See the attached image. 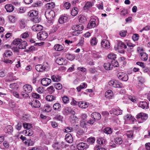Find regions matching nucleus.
Masks as SVG:
<instances>
[{
  "instance_id": "39448f33",
  "label": "nucleus",
  "mask_w": 150,
  "mask_h": 150,
  "mask_svg": "<svg viewBox=\"0 0 150 150\" xmlns=\"http://www.w3.org/2000/svg\"><path fill=\"white\" fill-rule=\"evenodd\" d=\"M109 85L115 88H122L124 87L122 84L118 81L113 80L110 81L108 83Z\"/></svg>"
},
{
  "instance_id": "f03ea898",
  "label": "nucleus",
  "mask_w": 150,
  "mask_h": 150,
  "mask_svg": "<svg viewBox=\"0 0 150 150\" xmlns=\"http://www.w3.org/2000/svg\"><path fill=\"white\" fill-rule=\"evenodd\" d=\"M24 92L21 93V95L24 97H27L29 96L28 93H30L32 91L33 88L31 86L30 84H26L23 86Z\"/></svg>"
},
{
  "instance_id": "dca6fc26",
  "label": "nucleus",
  "mask_w": 150,
  "mask_h": 150,
  "mask_svg": "<svg viewBox=\"0 0 150 150\" xmlns=\"http://www.w3.org/2000/svg\"><path fill=\"white\" fill-rule=\"evenodd\" d=\"M13 56L12 52L10 50H6L3 54L4 58H8L11 59Z\"/></svg>"
},
{
  "instance_id": "13d9d810",
  "label": "nucleus",
  "mask_w": 150,
  "mask_h": 150,
  "mask_svg": "<svg viewBox=\"0 0 150 150\" xmlns=\"http://www.w3.org/2000/svg\"><path fill=\"white\" fill-rule=\"evenodd\" d=\"M73 129L71 127H67L63 130V131L65 132H69L72 131Z\"/></svg>"
},
{
  "instance_id": "de8ad7c7",
  "label": "nucleus",
  "mask_w": 150,
  "mask_h": 150,
  "mask_svg": "<svg viewBox=\"0 0 150 150\" xmlns=\"http://www.w3.org/2000/svg\"><path fill=\"white\" fill-rule=\"evenodd\" d=\"M44 109L45 112H48L51 111V107L50 105L46 104L44 106Z\"/></svg>"
},
{
  "instance_id": "680f3d73",
  "label": "nucleus",
  "mask_w": 150,
  "mask_h": 150,
  "mask_svg": "<svg viewBox=\"0 0 150 150\" xmlns=\"http://www.w3.org/2000/svg\"><path fill=\"white\" fill-rule=\"evenodd\" d=\"M23 125L24 128L27 129H30L31 127V124L27 123H23Z\"/></svg>"
},
{
  "instance_id": "c756f323",
  "label": "nucleus",
  "mask_w": 150,
  "mask_h": 150,
  "mask_svg": "<svg viewBox=\"0 0 150 150\" xmlns=\"http://www.w3.org/2000/svg\"><path fill=\"white\" fill-rule=\"evenodd\" d=\"M54 48L55 50L57 51H61L64 49L63 46L59 44H57L54 45Z\"/></svg>"
},
{
  "instance_id": "6e6552de",
  "label": "nucleus",
  "mask_w": 150,
  "mask_h": 150,
  "mask_svg": "<svg viewBox=\"0 0 150 150\" xmlns=\"http://www.w3.org/2000/svg\"><path fill=\"white\" fill-rule=\"evenodd\" d=\"M45 16L47 19L52 20L55 16L54 12L53 10H47L45 12Z\"/></svg>"
},
{
  "instance_id": "473e14b6",
  "label": "nucleus",
  "mask_w": 150,
  "mask_h": 150,
  "mask_svg": "<svg viewBox=\"0 0 150 150\" xmlns=\"http://www.w3.org/2000/svg\"><path fill=\"white\" fill-rule=\"evenodd\" d=\"M87 86L86 83H82L79 86L77 87L76 89L77 91L79 92H80L82 89L85 88H86Z\"/></svg>"
},
{
  "instance_id": "4d7b16f0",
  "label": "nucleus",
  "mask_w": 150,
  "mask_h": 150,
  "mask_svg": "<svg viewBox=\"0 0 150 150\" xmlns=\"http://www.w3.org/2000/svg\"><path fill=\"white\" fill-rule=\"evenodd\" d=\"M126 134L128 137L131 138L133 137V132L132 131H127Z\"/></svg>"
},
{
  "instance_id": "2eb2a0df",
  "label": "nucleus",
  "mask_w": 150,
  "mask_h": 150,
  "mask_svg": "<svg viewBox=\"0 0 150 150\" xmlns=\"http://www.w3.org/2000/svg\"><path fill=\"white\" fill-rule=\"evenodd\" d=\"M51 82V79L47 78H43L41 81L42 84L44 86L49 85Z\"/></svg>"
},
{
  "instance_id": "8fccbe9b",
  "label": "nucleus",
  "mask_w": 150,
  "mask_h": 150,
  "mask_svg": "<svg viewBox=\"0 0 150 150\" xmlns=\"http://www.w3.org/2000/svg\"><path fill=\"white\" fill-rule=\"evenodd\" d=\"M103 131L105 133L107 134H111L112 132L111 128L109 127H107L103 129Z\"/></svg>"
},
{
  "instance_id": "a211bd4d",
  "label": "nucleus",
  "mask_w": 150,
  "mask_h": 150,
  "mask_svg": "<svg viewBox=\"0 0 150 150\" xmlns=\"http://www.w3.org/2000/svg\"><path fill=\"white\" fill-rule=\"evenodd\" d=\"M101 44L103 47L106 49H108L110 47L109 42L108 40H102Z\"/></svg>"
},
{
  "instance_id": "79ce46f5",
  "label": "nucleus",
  "mask_w": 150,
  "mask_h": 150,
  "mask_svg": "<svg viewBox=\"0 0 150 150\" xmlns=\"http://www.w3.org/2000/svg\"><path fill=\"white\" fill-rule=\"evenodd\" d=\"M54 4L53 2L47 3L46 5V7L49 9L54 8Z\"/></svg>"
},
{
  "instance_id": "bb28decb",
  "label": "nucleus",
  "mask_w": 150,
  "mask_h": 150,
  "mask_svg": "<svg viewBox=\"0 0 150 150\" xmlns=\"http://www.w3.org/2000/svg\"><path fill=\"white\" fill-rule=\"evenodd\" d=\"M105 97L108 99L112 98L113 96V93L112 91L109 90H108L105 93Z\"/></svg>"
},
{
  "instance_id": "f8f14e48",
  "label": "nucleus",
  "mask_w": 150,
  "mask_h": 150,
  "mask_svg": "<svg viewBox=\"0 0 150 150\" xmlns=\"http://www.w3.org/2000/svg\"><path fill=\"white\" fill-rule=\"evenodd\" d=\"M110 113L111 114L118 115L122 114V111L118 108H112L110 111Z\"/></svg>"
},
{
  "instance_id": "1a4fd4ad",
  "label": "nucleus",
  "mask_w": 150,
  "mask_h": 150,
  "mask_svg": "<svg viewBox=\"0 0 150 150\" xmlns=\"http://www.w3.org/2000/svg\"><path fill=\"white\" fill-rule=\"evenodd\" d=\"M117 76L119 79L123 81H127L128 79L127 75L124 72H119L117 74Z\"/></svg>"
},
{
  "instance_id": "338daca9",
  "label": "nucleus",
  "mask_w": 150,
  "mask_h": 150,
  "mask_svg": "<svg viewBox=\"0 0 150 150\" xmlns=\"http://www.w3.org/2000/svg\"><path fill=\"white\" fill-rule=\"evenodd\" d=\"M71 4L69 3L65 2L64 4V7L67 9H69L71 7Z\"/></svg>"
},
{
  "instance_id": "37998d69",
  "label": "nucleus",
  "mask_w": 150,
  "mask_h": 150,
  "mask_svg": "<svg viewBox=\"0 0 150 150\" xmlns=\"http://www.w3.org/2000/svg\"><path fill=\"white\" fill-rule=\"evenodd\" d=\"M78 8L76 7H74L72 9L71 15L73 16H75L78 14Z\"/></svg>"
},
{
  "instance_id": "ea45409f",
  "label": "nucleus",
  "mask_w": 150,
  "mask_h": 150,
  "mask_svg": "<svg viewBox=\"0 0 150 150\" xmlns=\"http://www.w3.org/2000/svg\"><path fill=\"white\" fill-rule=\"evenodd\" d=\"M98 42V40L95 37H93L91 38L90 41V43L92 46L96 45Z\"/></svg>"
},
{
  "instance_id": "6ab92c4d",
  "label": "nucleus",
  "mask_w": 150,
  "mask_h": 150,
  "mask_svg": "<svg viewBox=\"0 0 150 150\" xmlns=\"http://www.w3.org/2000/svg\"><path fill=\"white\" fill-rule=\"evenodd\" d=\"M91 117L95 120H99L101 118L100 114L99 113L96 112H93L92 113Z\"/></svg>"
},
{
  "instance_id": "cd10ccee",
  "label": "nucleus",
  "mask_w": 150,
  "mask_h": 150,
  "mask_svg": "<svg viewBox=\"0 0 150 150\" xmlns=\"http://www.w3.org/2000/svg\"><path fill=\"white\" fill-rule=\"evenodd\" d=\"M56 62L59 65L65 64L64 59L63 58H58L56 60Z\"/></svg>"
},
{
  "instance_id": "f704fd0d",
  "label": "nucleus",
  "mask_w": 150,
  "mask_h": 150,
  "mask_svg": "<svg viewBox=\"0 0 150 150\" xmlns=\"http://www.w3.org/2000/svg\"><path fill=\"white\" fill-rule=\"evenodd\" d=\"M56 97L52 95H47L46 97V100L49 101H52L56 99Z\"/></svg>"
},
{
  "instance_id": "c9c22d12",
  "label": "nucleus",
  "mask_w": 150,
  "mask_h": 150,
  "mask_svg": "<svg viewBox=\"0 0 150 150\" xmlns=\"http://www.w3.org/2000/svg\"><path fill=\"white\" fill-rule=\"evenodd\" d=\"M23 132L26 136H31L33 134V132L31 129H26Z\"/></svg>"
},
{
  "instance_id": "7c9ffc66",
  "label": "nucleus",
  "mask_w": 150,
  "mask_h": 150,
  "mask_svg": "<svg viewBox=\"0 0 150 150\" xmlns=\"http://www.w3.org/2000/svg\"><path fill=\"white\" fill-rule=\"evenodd\" d=\"M79 22L81 23H84L86 20V18L84 16L80 15L78 17Z\"/></svg>"
},
{
  "instance_id": "5701e85b",
  "label": "nucleus",
  "mask_w": 150,
  "mask_h": 150,
  "mask_svg": "<svg viewBox=\"0 0 150 150\" xmlns=\"http://www.w3.org/2000/svg\"><path fill=\"white\" fill-rule=\"evenodd\" d=\"M5 8L8 12H11L14 9V6L11 4H7L5 6Z\"/></svg>"
},
{
  "instance_id": "423d86ee",
  "label": "nucleus",
  "mask_w": 150,
  "mask_h": 150,
  "mask_svg": "<svg viewBox=\"0 0 150 150\" xmlns=\"http://www.w3.org/2000/svg\"><path fill=\"white\" fill-rule=\"evenodd\" d=\"M72 29L73 30L75 31L74 32V33L75 34V35L77 36L80 33V31L82 30L83 29V27H82L81 24L74 25L72 26Z\"/></svg>"
},
{
  "instance_id": "20e7f679",
  "label": "nucleus",
  "mask_w": 150,
  "mask_h": 150,
  "mask_svg": "<svg viewBox=\"0 0 150 150\" xmlns=\"http://www.w3.org/2000/svg\"><path fill=\"white\" fill-rule=\"evenodd\" d=\"M35 69L38 72L42 71H47L48 70L49 67L47 62L43 63V65H37L35 66Z\"/></svg>"
},
{
  "instance_id": "9d476101",
  "label": "nucleus",
  "mask_w": 150,
  "mask_h": 150,
  "mask_svg": "<svg viewBox=\"0 0 150 150\" xmlns=\"http://www.w3.org/2000/svg\"><path fill=\"white\" fill-rule=\"evenodd\" d=\"M37 36L39 40H44L47 38L48 34L45 32L42 31L38 33L37 34Z\"/></svg>"
},
{
  "instance_id": "b1692460",
  "label": "nucleus",
  "mask_w": 150,
  "mask_h": 150,
  "mask_svg": "<svg viewBox=\"0 0 150 150\" xmlns=\"http://www.w3.org/2000/svg\"><path fill=\"white\" fill-rule=\"evenodd\" d=\"M65 139L66 141L69 143H71L73 141V137L70 133H67L66 135Z\"/></svg>"
},
{
  "instance_id": "5fc2aeb1",
  "label": "nucleus",
  "mask_w": 150,
  "mask_h": 150,
  "mask_svg": "<svg viewBox=\"0 0 150 150\" xmlns=\"http://www.w3.org/2000/svg\"><path fill=\"white\" fill-rule=\"evenodd\" d=\"M54 87L57 90H60L62 88V85L59 83H56L54 84Z\"/></svg>"
},
{
  "instance_id": "a878e982",
  "label": "nucleus",
  "mask_w": 150,
  "mask_h": 150,
  "mask_svg": "<svg viewBox=\"0 0 150 150\" xmlns=\"http://www.w3.org/2000/svg\"><path fill=\"white\" fill-rule=\"evenodd\" d=\"M61 105L58 103H55L53 106V109L55 111H59L61 110Z\"/></svg>"
},
{
  "instance_id": "58836bf2",
  "label": "nucleus",
  "mask_w": 150,
  "mask_h": 150,
  "mask_svg": "<svg viewBox=\"0 0 150 150\" xmlns=\"http://www.w3.org/2000/svg\"><path fill=\"white\" fill-rule=\"evenodd\" d=\"M140 58L143 61H146L148 59V55L145 53H142L140 54Z\"/></svg>"
},
{
  "instance_id": "c03bdc74",
  "label": "nucleus",
  "mask_w": 150,
  "mask_h": 150,
  "mask_svg": "<svg viewBox=\"0 0 150 150\" xmlns=\"http://www.w3.org/2000/svg\"><path fill=\"white\" fill-rule=\"evenodd\" d=\"M118 47L126 49L127 47L126 45L121 41H119L118 43Z\"/></svg>"
},
{
  "instance_id": "f3484780",
  "label": "nucleus",
  "mask_w": 150,
  "mask_h": 150,
  "mask_svg": "<svg viewBox=\"0 0 150 150\" xmlns=\"http://www.w3.org/2000/svg\"><path fill=\"white\" fill-rule=\"evenodd\" d=\"M29 104L32 107L35 108H39L40 105L39 101L37 100H33L32 102L29 103Z\"/></svg>"
},
{
  "instance_id": "2f4dec72",
  "label": "nucleus",
  "mask_w": 150,
  "mask_h": 150,
  "mask_svg": "<svg viewBox=\"0 0 150 150\" xmlns=\"http://www.w3.org/2000/svg\"><path fill=\"white\" fill-rule=\"evenodd\" d=\"M51 78L54 81L58 82L61 80V77L59 75H53L51 76Z\"/></svg>"
},
{
  "instance_id": "ddd939ff",
  "label": "nucleus",
  "mask_w": 150,
  "mask_h": 150,
  "mask_svg": "<svg viewBox=\"0 0 150 150\" xmlns=\"http://www.w3.org/2000/svg\"><path fill=\"white\" fill-rule=\"evenodd\" d=\"M96 20L94 18H91L87 26V28L89 29H91L94 28L96 25Z\"/></svg>"
},
{
  "instance_id": "393cba45",
  "label": "nucleus",
  "mask_w": 150,
  "mask_h": 150,
  "mask_svg": "<svg viewBox=\"0 0 150 150\" xmlns=\"http://www.w3.org/2000/svg\"><path fill=\"white\" fill-rule=\"evenodd\" d=\"M78 105L79 107L81 108H86L88 107L89 104L86 102L80 101Z\"/></svg>"
},
{
  "instance_id": "603ef678",
  "label": "nucleus",
  "mask_w": 150,
  "mask_h": 150,
  "mask_svg": "<svg viewBox=\"0 0 150 150\" xmlns=\"http://www.w3.org/2000/svg\"><path fill=\"white\" fill-rule=\"evenodd\" d=\"M6 129L7 130V132L8 133H11L13 131V128L11 125L8 126L6 127Z\"/></svg>"
},
{
  "instance_id": "6e6d98bb",
  "label": "nucleus",
  "mask_w": 150,
  "mask_h": 150,
  "mask_svg": "<svg viewBox=\"0 0 150 150\" xmlns=\"http://www.w3.org/2000/svg\"><path fill=\"white\" fill-rule=\"evenodd\" d=\"M70 110L69 108H65L63 111V114L65 115H67L70 113Z\"/></svg>"
},
{
  "instance_id": "49530a36",
  "label": "nucleus",
  "mask_w": 150,
  "mask_h": 150,
  "mask_svg": "<svg viewBox=\"0 0 150 150\" xmlns=\"http://www.w3.org/2000/svg\"><path fill=\"white\" fill-rule=\"evenodd\" d=\"M95 140L94 138L93 137H91L87 139V142L89 144H92L95 142Z\"/></svg>"
},
{
  "instance_id": "7ed1b4c3",
  "label": "nucleus",
  "mask_w": 150,
  "mask_h": 150,
  "mask_svg": "<svg viewBox=\"0 0 150 150\" xmlns=\"http://www.w3.org/2000/svg\"><path fill=\"white\" fill-rule=\"evenodd\" d=\"M68 145L63 142H57L52 145V146L55 150H61L62 149L66 148Z\"/></svg>"
},
{
  "instance_id": "0e129e2a",
  "label": "nucleus",
  "mask_w": 150,
  "mask_h": 150,
  "mask_svg": "<svg viewBox=\"0 0 150 150\" xmlns=\"http://www.w3.org/2000/svg\"><path fill=\"white\" fill-rule=\"evenodd\" d=\"M8 18L10 22L13 23L15 21V19L14 16H8Z\"/></svg>"
},
{
  "instance_id": "052dcab7",
  "label": "nucleus",
  "mask_w": 150,
  "mask_h": 150,
  "mask_svg": "<svg viewBox=\"0 0 150 150\" xmlns=\"http://www.w3.org/2000/svg\"><path fill=\"white\" fill-rule=\"evenodd\" d=\"M127 32L125 30H122L120 31V35L122 37H125L126 36Z\"/></svg>"
},
{
  "instance_id": "864d4df0",
  "label": "nucleus",
  "mask_w": 150,
  "mask_h": 150,
  "mask_svg": "<svg viewBox=\"0 0 150 150\" xmlns=\"http://www.w3.org/2000/svg\"><path fill=\"white\" fill-rule=\"evenodd\" d=\"M19 23L21 28H23L25 27V23L24 20H21L19 21Z\"/></svg>"
},
{
  "instance_id": "69168bd1",
  "label": "nucleus",
  "mask_w": 150,
  "mask_h": 150,
  "mask_svg": "<svg viewBox=\"0 0 150 150\" xmlns=\"http://www.w3.org/2000/svg\"><path fill=\"white\" fill-rule=\"evenodd\" d=\"M47 89L49 93H53L54 91V89L52 86H51L48 87L47 88Z\"/></svg>"
},
{
  "instance_id": "4be33fe9",
  "label": "nucleus",
  "mask_w": 150,
  "mask_h": 150,
  "mask_svg": "<svg viewBox=\"0 0 150 150\" xmlns=\"http://www.w3.org/2000/svg\"><path fill=\"white\" fill-rule=\"evenodd\" d=\"M104 68L107 70H110L112 69V65H111L110 61H108V62L105 63L104 64Z\"/></svg>"
},
{
  "instance_id": "4c0bfd02",
  "label": "nucleus",
  "mask_w": 150,
  "mask_h": 150,
  "mask_svg": "<svg viewBox=\"0 0 150 150\" xmlns=\"http://www.w3.org/2000/svg\"><path fill=\"white\" fill-rule=\"evenodd\" d=\"M67 17L65 16H61L59 18V21L60 23H64L67 21Z\"/></svg>"
},
{
  "instance_id": "412c9836",
  "label": "nucleus",
  "mask_w": 150,
  "mask_h": 150,
  "mask_svg": "<svg viewBox=\"0 0 150 150\" xmlns=\"http://www.w3.org/2000/svg\"><path fill=\"white\" fill-rule=\"evenodd\" d=\"M139 106L143 109H147L149 108L148 105L146 101H141L139 103Z\"/></svg>"
},
{
  "instance_id": "0eeeda50",
  "label": "nucleus",
  "mask_w": 150,
  "mask_h": 150,
  "mask_svg": "<svg viewBox=\"0 0 150 150\" xmlns=\"http://www.w3.org/2000/svg\"><path fill=\"white\" fill-rule=\"evenodd\" d=\"M147 114L144 113H140L137 115V118L140 122H142L145 121L148 118Z\"/></svg>"
},
{
  "instance_id": "774afa93",
  "label": "nucleus",
  "mask_w": 150,
  "mask_h": 150,
  "mask_svg": "<svg viewBox=\"0 0 150 150\" xmlns=\"http://www.w3.org/2000/svg\"><path fill=\"white\" fill-rule=\"evenodd\" d=\"M17 84L15 83H13L10 85V87L12 89H15L17 88Z\"/></svg>"
},
{
  "instance_id": "e2e57ef3",
  "label": "nucleus",
  "mask_w": 150,
  "mask_h": 150,
  "mask_svg": "<svg viewBox=\"0 0 150 150\" xmlns=\"http://www.w3.org/2000/svg\"><path fill=\"white\" fill-rule=\"evenodd\" d=\"M62 100L64 103H67L69 101V99L67 96H64L62 97Z\"/></svg>"
},
{
  "instance_id": "4468645a",
  "label": "nucleus",
  "mask_w": 150,
  "mask_h": 150,
  "mask_svg": "<svg viewBox=\"0 0 150 150\" xmlns=\"http://www.w3.org/2000/svg\"><path fill=\"white\" fill-rule=\"evenodd\" d=\"M124 119L126 122L131 123L134 121L135 119L130 114H128L124 116Z\"/></svg>"
},
{
  "instance_id": "f257e3e1",
  "label": "nucleus",
  "mask_w": 150,
  "mask_h": 150,
  "mask_svg": "<svg viewBox=\"0 0 150 150\" xmlns=\"http://www.w3.org/2000/svg\"><path fill=\"white\" fill-rule=\"evenodd\" d=\"M38 11L35 10L30 11L28 13V16L30 18L31 20L35 23H38L40 19L38 16Z\"/></svg>"
},
{
  "instance_id": "3c124183",
  "label": "nucleus",
  "mask_w": 150,
  "mask_h": 150,
  "mask_svg": "<svg viewBox=\"0 0 150 150\" xmlns=\"http://www.w3.org/2000/svg\"><path fill=\"white\" fill-rule=\"evenodd\" d=\"M111 65H112V67L114 66L118 67L119 66V64L117 61L115 60L112 61H110Z\"/></svg>"
},
{
  "instance_id": "e433bc0d",
  "label": "nucleus",
  "mask_w": 150,
  "mask_h": 150,
  "mask_svg": "<svg viewBox=\"0 0 150 150\" xmlns=\"http://www.w3.org/2000/svg\"><path fill=\"white\" fill-rule=\"evenodd\" d=\"M122 139L121 137H117L115 139V142L116 144H120L122 143Z\"/></svg>"
},
{
  "instance_id": "09e8293b",
  "label": "nucleus",
  "mask_w": 150,
  "mask_h": 150,
  "mask_svg": "<svg viewBox=\"0 0 150 150\" xmlns=\"http://www.w3.org/2000/svg\"><path fill=\"white\" fill-rule=\"evenodd\" d=\"M105 140L103 138H98L97 139V143L100 144H103L105 142Z\"/></svg>"
},
{
  "instance_id": "bf43d9fd",
  "label": "nucleus",
  "mask_w": 150,
  "mask_h": 150,
  "mask_svg": "<svg viewBox=\"0 0 150 150\" xmlns=\"http://www.w3.org/2000/svg\"><path fill=\"white\" fill-rule=\"evenodd\" d=\"M66 57L67 59L72 61L74 58V57L70 54H68L66 55Z\"/></svg>"
},
{
  "instance_id": "aec40b11",
  "label": "nucleus",
  "mask_w": 150,
  "mask_h": 150,
  "mask_svg": "<svg viewBox=\"0 0 150 150\" xmlns=\"http://www.w3.org/2000/svg\"><path fill=\"white\" fill-rule=\"evenodd\" d=\"M32 29L34 31H39L43 29V27L40 25H35L32 26Z\"/></svg>"
},
{
  "instance_id": "a19ab883",
  "label": "nucleus",
  "mask_w": 150,
  "mask_h": 150,
  "mask_svg": "<svg viewBox=\"0 0 150 150\" xmlns=\"http://www.w3.org/2000/svg\"><path fill=\"white\" fill-rule=\"evenodd\" d=\"M108 58L110 59L109 61L114 60L116 58V55L113 53H110L108 56Z\"/></svg>"
},
{
  "instance_id": "72a5a7b5",
  "label": "nucleus",
  "mask_w": 150,
  "mask_h": 150,
  "mask_svg": "<svg viewBox=\"0 0 150 150\" xmlns=\"http://www.w3.org/2000/svg\"><path fill=\"white\" fill-rule=\"evenodd\" d=\"M21 44L19 45V48L20 49H25L27 45L26 42L23 41L21 42Z\"/></svg>"
},
{
  "instance_id": "9b49d317",
  "label": "nucleus",
  "mask_w": 150,
  "mask_h": 150,
  "mask_svg": "<svg viewBox=\"0 0 150 150\" xmlns=\"http://www.w3.org/2000/svg\"><path fill=\"white\" fill-rule=\"evenodd\" d=\"M88 147L89 145L87 143L83 142H80L77 145L78 150H86Z\"/></svg>"
},
{
  "instance_id": "c85d7f7f",
  "label": "nucleus",
  "mask_w": 150,
  "mask_h": 150,
  "mask_svg": "<svg viewBox=\"0 0 150 150\" xmlns=\"http://www.w3.org/2000/svg\"><path fill=\"white\" fill-rule=\"evenodd\" d=\"M93 5V4L90 1H88L85 4L83 9L84 10L89 9Z\"/></svg>"
},
{
  "instance_id": "a18cd8bd",
  "label": "nucleus",
  "mask_w": 150,
  "mask_h": 150,
  "mask_svg": "<svg viewBox=\"0 0 150 150\" xmlns=\"http://www.w3.org/2000/svg\"><path fill=\"white\" fill-rule=\"evenodd\" d=\"M22 41V40L21 39L17 38L15 39L13 41V43L14 45H17L20 43Z\"/></svg>"
}]
</instances>
